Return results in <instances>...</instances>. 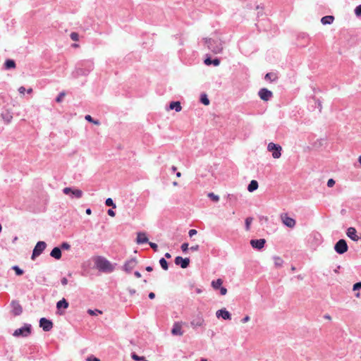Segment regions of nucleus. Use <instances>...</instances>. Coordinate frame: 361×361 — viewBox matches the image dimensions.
Listing matches in <instances>:
<instances>
[{
    "label": "nucleus",
    "mask_w": 361,
    "mask_h": 361,
    "mask_svg": "<svg viewBox=\"0 0 361 361\" xmlns=\"http://www.w3.org/2000/svg\"><path fill=\"white\" fill-rule=\"evenodd\" d=\"M204 40L205 45L212 53L217 54L223 51V42L219 37L214 36L213 37L205 38Z\"/></svg>",
    "instance_id": "obj_1"
},
{
    "label": "nucleus",
    "mask_w": 361,
    "mask_h": 361,
    "mask_svg": "<svg viewBox=\"0 0 361 361\" xmlns=\"http://www.w3.org/2000/svg\"><path fill=\"white\" fill-rule=\"evenodd\" d=\"M95 267L97 269L103 272H111L114 268L111 264L102 257H97L94 259Z\"/></svg>",
    "instance_id": "obj_2"
},
{
    "label": "nucleus",
    "mask_w": 361,
    "mask_h": 361,
    "mask_svg": "<svg viewBox=\"0 0 361 361\" xmlns=\"http://www.w3.org/2000/svg\"><path fill=\"white\" fill-rule=\"evenodd\" d=\"M267 150L271 152L274 159H279L281 157L282 147L278 144L269 142L267 145Z\"/></svg>",
    "instance_id": "obj_3"
},
{
    "label": "nucleus",
    "mask_w": 361,
    "mask_h": 361,
    "mask_svg": "<svg viewBox=\"0 0 361 361\" xmlns=\"http://www.w3.org/2000/svg\"><path fill=\"white\" fill-rule=\"evenodd\" d=\"M31 334V325L25 324L22 328L18 329L14 331L13 336L15 337H27Z\"/></svg>",
    "instance_id": "obj_4"
},
{
    "label": "nucleus",
    "mask_w": 361,
    "mask_h": 361,
    "mask_svg": "<svg viewBox=\"0 0 361 361\" xmlns=\"http://www.w3.org/2000/svg\"><path fill=\"white\" fill-rule=\"evenodd\" d=\"M47 244L44 241H39L37 243L31 257L32 259H35L37 257L39 256L42 252L45 250Z\"/></svg>",
    "instance_id": "obj_5"
},
{
    "label": "nucleus",
    "mask_w": 361,
    "mask_h": 361,
    "mask_svg": "<svg viewBox=\"0 0 361 361\" xmlns=\"http://www.w3.org/2000/svg\"><path fill=\"white\" fill-rule=\"evenodd\" d=\"M63 192L65 195H71V198H77L80 199L82 197L83 192L81 190L75 189L72 188H64L63 189Z\"/></svg>",
    "instance_id": "obj_6"
},
{
    "label": "nucleus",
    "mask_w": 361,
    "mask_h": 361,
    "mask_svg": "<svg viewBox=\"0 0 361 361\" xmlns=\"http://www.w3.org/2000/svg\"><path fill=\"white\" fill-rule=\"evenodd\" d=\"M348 245L345 240L341 239L339 240L334 245V250L335 251L341 255L347 252L348 250Z\"/></svg>",
    "instance_id": "obj_7"
},
{
    "label": "nucleus",
    "mask_w": 361,
    "mask_h": 361,
    "mask_svg": "<svg viewBox=\"0 0 361 361\" xmlns=\"http://www.w3.org/2000/svg\"><path fill=\"white\" fill-rule=\"evenodd\" d=\"M137 260L133 257L127 260L123 266V270L126 273L129 274L132 270L137 266Z\"/></svg>",
    "instance_id": "obj_8"
},
{
    "label": "nucleus",
    "mask_w": 361,
    "mask_h": 361,
    "mask_svg": "<svg viewBox=\"0 0 361 361\" xmlns=\"http://www.w3.org/2000/svg\"><path fill=\"white\" fill-rule=\"evenodd\" d=\"M281 219L283 224L290 228H293L295 226V220L289 217L286 214H281Z\"/></svg>",
    "instance_id": "obj_9"
},
{
    "label": "nucleus",
    "mask_w": 361,
    "mask_h": 361,
    "mask_svg": "<svg viewBox=\"0 0 361 361\" xmlns=\"http://www.w3.org/2000/svg\"><path fill=\"white\" fill-rule=\"evenodd\" d=\"M39 326L42 328L44 331H49L53 328V323L51 320L42 317L39 320Z\"/></svg>",
    "instance_id": "obj_10"
},
{
    "label": "nucleus",
    "mask_w": 361,
    "mask_h": 361,
    "mask_svg": "<svg viewBox=\"0 0 361 361\" xmlns=\"http://www.w3.org/2000/svg\"><path fill=\"white\" fill-rule=\"evenodd\" d=\"M12 307L11 312L15 316H18L23 312V308L18 301L13 300L11 303Z\"/></svg>",
    "instance_id": "obj_11"
},
{
    "label": "nucleus",
    "mask_w": 361,
    "mask_h": 361,
    "mask_svg": "<svg viewBox=\"0 0 361 361\" xmlns=\"http://www.w3.org/2000/svg\"><path fill=\"white\" fill-rule=\"evenodd\" d=\"M258 94L261 99L266 102L269 101L273 95L272 92L266 88L261 89L259 91Z\"/></svg>",
    "instance_id": "obj_12"
},
{
    "label": "nucleus",
    "mask_w": 361,
    "mask_h": 361,
    "mask_svg": "<svg viewBox=\"0 0 361 361\" xmlns=\"http://www.w3.org/2000/svg\"><path fill=\"white\" fill-rule=\"evenodd\" d=\"M175 264L176 265H180L181 268L185 269L189 266L190 259L189 258H183L181 257H176L175 258Z\"/></svg>",
    "instance_id": "obj_13"
},
{
    "label": "nucleus",
    "mask_w": 361,
    "mask_h": 361,
    "mask_svg": "<svg viewBox=\"0 0 361 361\" xmlns=\"http://www.w3.org/2000/svg\"><path fill=\"white\" fill-rule=\"evenodd\" d=\"M171 334L173 336H181L183 334V331L182 330V324L180 322H175L173 324V328L171 329Z\"/></svg>",
    "instance_id": "obj_14"
},
{
    "label": "nucleus",
    "mask_w": 361,
    "mask_h": 361,
    "mask_svg": "<svg viewBox=\"0 0 361 361\" xmlns=\"http://www.w3.org/2000/svg\"><path fill=\"white\" fill-rule=\"evenodd\" d=\"M216 315L218 318L222 317L225 320L231 319V314L226 308H222L216 312Z\"/></svg>",
    "instance_id": "obj_15"
},
{
    "label": "nucleus",
    "mask_w": 361,
    "mask_h": 361,
    "mask_svg": "<svg viewBox=\"0 0 361 361\" xmlns=\"http://www.w3.org/2000/svg\"><path fill=\"white\" fill-rule=\"evenodd\" d=\"M346 235L348 238H350L353 241H358L360 239V237L357 234V231L353 227H350L348 228Z\"/></svg>",
    "instance_id": "obj_16"
},
{
    "label": "nucleus",
    "mask_w": 361,
    "mask_h": 361,
    "mask_svg": "<svg viewBox=\"0 0 361 361\" xmlns=\"http://www.w3.org/2000/svg\"><path fill=\"white\" fill-rule=\"evenodd\" d=\"M266 240L264 239L251 240L250 245L253 248L260 250L264 247Z\"/></svg>",
    "instance_id": "obj_17"
},
{
    "label": "nucleus",
    "mask_w": 361,
    "mask_h": 361,
    "mask_svg": "<svg viewBox=\"0 0 361 361\" xmlns=\"http://www.w3.org/2000/svg\"><path fill=\"white\" fill-rule=\"evenodd\" d=\"M136 243L137 244H143L146 243H149L148 238L147 235L144 232H138L137 233Z\"/></svg>",
    "instance_id": "obj_18"
},
{
    "label": "nucleus",
    "mask_w": 361,
    "mask_h": 361,
    "mask_svg": "<svg viewBox=\"0 0 361 361\" xmlns=\"http://www.w3.org/2000/svg\"><path fill=\"white\" fill-rule=\"evenodd\" d=\"M87 74H88V72L81 68H75V70L72 73V75L75 78H77L80 76H86V75H87Z\"/></svg>",
    "instance_id": "obj_19"
},
{
    "label": "nucleus",
    "mask_w": 361,
    "mask_h": 361,
    "mask_svg": "<svg viewBox=\"0 0 361 361\" xmlns=\"http://www.w3.org/2000/svg\"><path fill=\"white\" fill-rule=\"evenodd\" d=\"M204 319L201 317H199L197 319H193L190 322V325L193 329H196L198 326H202L204 324Z\"/></svg>",
    "instance_id": "obj_20"
},
{
    "label": "nucleus",
    "mask_w": 361,
    "mask_h": 361,
    "mask_svg": "<svg viewBox=\"0 0 361 361\" xmlns=\"http://www.w3.org/2000/svg\"><path fill=\"white\" fill-rule=\"evenodd\" d=\"M51 257L55 258L56 259H60L61 257V250L59 247H55L50 253Z\"/></svg>",
    "instance_id": "obj_21"
},
{
    "label": "nucleus",
    "mask_w": 361,
    "mask_h": 361,
    "mask_svg": "<svg viewBox=\"0 0 361 361\" xmlns=\"http://www.w3.org/2000/svg\"><path fill=\"white\" fill-rule=\"evenodd\" d=\"M169 109L175 110L176 112H180L182 110V106L180 102H171L169 104Z\"/></svg>",
    "instance_id": "obj_22"
},
{
    "label": "nucleus",
    "mask_w": 361,
    "mask_h": 361,
    "mask_svg": "<svg viewBox=\"0 0 361 361\" xmlns=\"http://www.w3.org/2000/svg\"><path fill=\"white\" fill-rule=\"evenodd\" d=\"M334 17L333 16H326L321 19L323 25H330L334 22Z\"/></svg>",
    "instance_id": "obj_23"
},
{
    "label": "nucleus",
    "mask_w": 361,
    "mask_h": 361,
    "mask_svg": "<svg viewBox=\"0 0 361 361\" xmlns=\"http://www.w3.org/2000/svg\"><path fill=\"white\" fill-rule=\"evenodd\" d=\"M258 183L255 180H252L250 181V184L247 186V190L250 192H254L258 188Z\"/></svg>",
    "instance_id": "obj_24"
},
{
    "label": "nucleus",
    "mask_w": 361,
    "mask_h": 361,
    "mask_svg": "<svg viewBox=\"0 0 361 361\" xmlns=\"http://www.w3.org/2000/svg\"><path fill=\"white\" fill-rule=\"evenodd\" d=\"M56 307L58 309H61L62 307L64 309H67L68 307V302L65 298H63L56 303Z\"/></svg>",
    "instance_id": "obj_25"
},
{
    "label": "nucleus",
    "mask_w": 361,
    "mask_h": 361,
    "mask_svg": "<svg viewBox=\"0 0 361 361\" xmlns=\"http://www.w3.org/2000/svg\"><path fill=\"white\" fill-rule=\"evenodd\" d=\"M222 283H223L222 279H218L217 280L213 281L212 282V286L214 289L217 290L221 287Z\"/></svg>",
    "instance_id": "obj_26"
},
{
    "label": "nucleus",
    "mask_w": 361,
    "mask_h": 361,
    "mask_svg": "<svg viewBox=\"0 0 361 361\" xmlns=\"http://www.w3.org/2000/svg\"><path fill=\"white\" fill-rule=\"evenodd\" d=\"M6 69L14 68L16 67V63L13 60L8 59L4 63Z\"/></svg>",
    "instance_id": "obj_27"
},
{
    "label": "nucleus",
    "mask_w": 361,
    "mask_h": 361,
    "mask_svg": "<svg viewBox=\"0 0 361 361\" xmlns=\"http://www.w3.org/2000/svg\"><path fill=\"white\" fill-rule=\"evenodd\" d=\"M274 261L276 267H281L283 265V261L280 257L275 256L274 257Z\"/></svg>",
    "instance_id": "obj_28"
},
{
    "label": "nucleus",
    "mask_w": 361,
    "mask_h": 361,
    "mask_svg": "<svg viewBox=\"0 0 361 361\" xmlns=\"http://www.w3.org/2000/svg\"><path fill=\"white\" fill-rule=\"evenodd\" d=\"M200 102L206 106L209 104V99H208L207 95L204 93L201 94Z\"/></svg>",
    "instance_id": "obj_29"
},
{
    "label": "nucleus",
    "mask_w": 361,
    "mask_h": 361,
    "mask_svg": "<svg viewBox=\"0 0 361 361\" xmlns=\"http://www.w3.org/2000/svg\"><path fill=\"white\" fill-rule=\"evenodd\" d=\"M85 118L86 121L92 123L94 125L99 126L100 124V122L98 120L93 119L90 115H86Z\"/></svg>",
    "instance_id": "obj_30"
},
{
    "label": "nucleus",
    "mask_w": 361,
    "mask_h": 361,
    "mask_svg": "<svg viewBox=\"0 0 361 361\" xmlns=\"http://www.w3.org/2000/svg\"><path fill=\"white\" fill-rule=\"evenodd\" d=\"M207 197L215 202H217L219 200V195H215L214 192H209L207 194Z\"/></svg>",
    "instance_id": "obj_31"
},
{
    "label": "nucleus",
    "mask_w": 361,
    "mask_h": 361,
    "mask_svg": "<svg viewBox=\"0 0 361 361\" xmlns=\"http://www.w3.org/2000/svg\"><path fill=\"white\" fill-rule=\"evenodd\" d=\"M159 264L163 269L168 270V269H169L168 263L164 258H161L159 259Z\"/></svg>",
    "instance_id": "obj_32"
},
{
    "label": "nucleus",
    "mask_w": 361,
    "mask_h": 361,
    "mask_svg": "<svg viewBox=\"0 0 361 361\" xmlns=\"http://www.w3.org/2000/svg\"><path fill=\"white\" fill-rule=\"evenodd\" d=\"M105 204L108 207H111L112 208H116V206L114 204L113 200L111 198H107L105 201Z\"/></svg>",
    "instance_id": "obj_33"
},
{
    "label": "nucleus",
    "mask_w": 361,
    "mask_h": 361,
    "mask_svg": "<svg viewBox=\"0 0 361 361\" xmlns=\"http://www.w3.org/2000/svg\"><path fill=\"white\" fill-rule=\"evenodd\" d=\"M253 218L252 217H247L245 219V229L246 231L250 230V224L252 222Z\"/></svg>",
    "instance_id": "obj_34"
},
{
    "label": "nucleus",
    "mask_w": 361,
    "mask_h": 361,
    "mask_svg": "<svg viewBox=\"0 0 361 361\" xmlns=\"http://www.w3.org/2000/svg\"><path fill=\"white\" fill-rule=\"evenodd\" d=\"M87 313L92 316H95L97 315V314H102V312L99 310H87Z\"/></svg>",
    "instance_id": "obj_35"
},
{
    "label": "nucleus",
    "mask_w": 361,
    "mask_h": 361,
    "mask_svg": "<svg viewBox=\"0 0 361 361\" xmlns=\"http://www.w3.org/2000/svg\"><path fill=\"white\" fill-rule=\"evenodd\" d=\"M13 269L16 271V275L20 276L23 274V271L18 266H13Z\"/></svg>",
    "instance_id": "obj_36"
},
{
    "label": "nucleus",
    "mask_w": 361,
    "mask_h": 361,
    "mask_svg": "<svg viewBox=\"0 0 361 361\" xmlns=\"http://www.w3.org/2000/svg\"><path fill=\"white\" fill-rule=\"evenodd\" d=\"M65 95H66V93L64 92H61L56 97V102L58 103H60L63 100Z\"/></svg>",
    "instance_id": "obj_37"
},
{
    "label": "nucleus",
    "mask_w": 361,
    "mask_h": 361,
    "mask_svg": "<svg viewBox=\"0 0 361 361\" xmlns=\"http://www.w3.org/2000/svg\"><path fill=\"white\" fill-rule=\"evenodd\" d=\"M70 37L72 40L75 42L79 39V35L77 32H71Z\"/></svg>",
    "instance_id": "obj_38"
},
{
    "label": "nucleus",
    "mask_w": 361,
    "mask_h": 361,
    "mask_svg": "<svg viewBox=\"0 0 361 361\" xmlns=\"http://www.w3.org/2000/svg\"><path fill=\"white\" fill-rule=\"evenodd\" d=\"M355 13L357 16H361V4L355 8Z\"/></svg>",
    "instance_id": "obj_39"
},
{
    "label": "nucleus",
    "mask_w": 361,
    "mask_h": 361,
    "mask_svg": "<svg viewBox=\"0 0 361 361\" xmlns=\"http://www.w3.org/2000/svg\"><path fill=\"white\" fill-rule=\"evenodd\" d=\"M61 250L63 249V250H69L71 248V245L69 243H63L61 245Z\"/></svg>",
    "instance_id": "obj_40"
},
{
    "label": "nucleus",
    "mask_w": 361,
    "mask_h": 361,
    "mask_svg": "<svg viewBox=\"0 0 361 361\" xmlns=\"http://www.w3.org/2000/svg\"><path fill=\"white\" fill-rule=\"evenodd\" d=\"M361 289V282H357L353 285V290H357Z\"/></svg>",
    "instance_id": "obj_41"
},
{
    "label": "nucleus",
    "mask_w": 361,
    "mask_h": 361,
    "mask_svg": "<svg viewBox=\"0 0 361 361\" xmlns=\"http://www.w3.org/2000/svg\"><path fill=\"white\" fill-rule=\"evenodd\" d=\"M335 184V180L332 178H330L327 181V186L329 187V188H331Z\"/></svg>",
    "instance_id": "obj_42"
},
{
    "label": "nucleus",
    "mask_w": 361,
    "mask_h": 361,
    "mask_svg": "<svg viewBox=\"0 0 361 361\" xmlns=\"http://www.w3.org/2000/svg\"><path fill=\"white\" fill-rule=\"evenodd\" d=\"M132 358L134 360H136V361H139V360H143L144 357H140L138 356L136 354H133L132 355Z\"/></svg>",
    "instance_id": "obj_43"
},
{
    "label": "nucleus",
    "mask_w": 361,
    "mask_h": 361,
    "mask_svg": "<svg viewBox=\"0 0 361 361\" xmlns=\"http://www.w3.org/2000/svg\"><path fill=\"white\" fill-rule=\"evenodd\" d=\"M212 64L218 66L220 64V60L219 59H212Z\"/></svg>",
    "instance_id": "obj_44"
},
{
    "label": "nucleus",
    "mask_w": 361,
    "mask_h": 361,
    "mask_svg": "<svg viewBox=\"0 0 361 361\" xmlns=\"http://www.w3.org/2000/svg\"><path fill=\"white\" fill-rule=\"evenodd\" d=\"M149 245L155 252L157 251L158 246L156 243L149 242Z\"/></svg>",
    "instance_id": "obj_45"
},
{
    "label": "nucleus",
    "mask_w": 361,
    "mask_h": 361,
    "mask_svg": "<svg viewBox=\"0 0 361 361\" xmlns=\"http://www.w3.org/2000/svg\"><path fill=\"white\" fill-rule=\"evenodd\" d=\"M212 59H211V58L209 57H207L204 59V63L207 65V66H210L212 65Z\"/></svg>",
    "instance_id": "obj_46"
},
{
    "label": "nucleus",
    "mask_w": 361,
    "mask_h": 361,
    "mask_svg": "<svg viewBox=\"0 0 361 361\" xmlns=\"http://www.w3.org/2000/svg\"><path fill=\"white\" fill-rule=\"evenodd\" d=\"M219 290H220V293H221V295H225L227 293V289H226L225 287H222V286H221V287L219 288Z\"/></svg>",
    "instance_id": "obj_47"
},
{
    "label": "nucleus",
    "mask_w": 361,
    "mask_h": 361,
    "mask_svg": "<svg viewBox=\"0 0 361 361\" xmlns=\"http://www.w3.org/2000/svg\"><path fill=\"white\" fill-rule=\"evenodd\" d=\"M197 231L195 229H191L189 231L188 234L190 237H192L193 235L197 234Z\"/></svg>",
    "instance_id": "obj_48"
},
{
    "label": "nucleus",
    "mask_w": 361,
    "mask_h": 361,
    "mask_svg": "<svg viewBox=\"0 0 361 361\" xmlns=\"http://www.w3.org/2000/svg\"><path fill=\"white\" fill-rule=\"evenodd\" d=\"M188 249V243H183L181 245V250L183 252H186Z\"/></svg>",
    "instance_id": "obj_49"
},
{
    "label": "nucleus",
    "mask_w": 361,
    "mask_h": 361,
    "mask_svg": "<svg viewBox=\"0 0 361 361\" xmlns=\"http://www.w3.org/2000/svg\"><path fill=\"white\" fill-rule=\"evenodd\" d=\"M87 361H100V360H99V359H98L95 357L90 356L87 358Z\"/></svg>",
    "instance_id": "obj_50"
},
{
    "label": "nucleus",
    "mask_w": 361,
    "mask_h": 361,
    "mask_svg": "<svg viewBox=\"0 0 361 361\" xmlns=\"http://www.w3.org/2000/svg\"><path fill=\"white\" fill-rule=\"evenodd\" d=\"M250 319V317L248 315H246L245 317H243L241 320L242 323H247Z\"/></svg>",
    "instance_id": "obj_51"
},
{
    "label": "nucleus",
    "mask_w": 361,
    "mask_h": 361,
    "mask_svg": "<svg viewBox=\"0 0 361 361\" xmlns=\"http://www.w3.org/2000/svg\"><path fill=\"white\" fill-rule=\"evenodd\" d=\"M25 91H26L25 88L23 86H21L18 88V92L21 94H24Z\"/></svg>",
    "instance_id": "obj_52"
},
{
    "label": "nucleus",
    "mask_w": 361,
    "mask_h": 361,
    "mask_svg": "<svg viewBox=\"0 0 361 361\" xmlns=\"http://www.w3.org/2000/svg\"><path fill=\"white\" fill-rule=\"evenodd\" d=\"M107 213L110 216H112V217L115 216V215H116L115 212L112 209H109Z\"/></svg>",
    "instance_id": "obj_53"
},
{
    "label": "nucleus",
    "mask_w": 361,
    "mask_h": 361,
    "mask_svg": "<svg viewBox=\"0 0 361 361\" xmlns=\"http://www.w3.org/2000/svg\"><path fill=\"white\" fill-rule=\"evenodd\" d=\"M61 281L63 286H66L68 283V279L65 277L62 278Z\"/></svg>",
    "instance_id": "obj_54"
},
{
    "label": "nucleus",
    "mask_w": 361,
    "mask_h": 361,
    "mask_svg": "<svg viewBox=\"0 0 361 361\" xmlns=\"http://www.w3.org/2000/svg\"><path fill=\"white\" fill-rule=\"evenodd\" d=\"M274 76V74L271 73H267L266 75H265V78L266 79H269V80H272V77Z\"/></svg>",
    "instance_id": "obj_55"
},
{
    "label": "nucleus",
    "mask_w": 361,
    "mask_h": 361,
    "mask_svg": "<svg viewBox=\"0 0 361 361\" xmlns=\"http://www.w3.org/2000/svg\"><path fill=\"white\" fill-rule=\"evenodd\" d=\"M198 249H199L198 245H193V246L190 247V250L192 251H197V250H198Z\"/></svg>",
    "instance_id": "obj_56"
},
{
    "label": "nucleus",
    "mask_w": 361,
    "mask_h": 361,
    "mask_svg": "<svg viewBox=\"0 0 361 361\" xmlns=\"http://www.w3.org/2000/svg\"><path fill=\"white\" fill-rule=\"evenodd\" d=\"M128 291L130 295H133L136 293L135 289L133 288H128Z\"/></svg>",
    "instance_id": "obj_57"
},
{
    "label": "nucleus",
    "mask_w": 361,
    "mask_h": 361,
    "mask_svg": "<svg viewBox=\"0 0 361 361\" xmlns=\"http://www.w3.org/2000/svg\"><path fill=\"white\" fill-rule=\"evenodd\" d=\"M134 275L137 278H140L142 276L141 274L139 271H135Z\"/></svg>",
    "instance_id": "obj_58"
},
{
    "label": "nucleus",
    "mask_w": 361,
    "mask_h": 361,
    "mask_svg": "<svg viewBox=\"0 0 361 361\" xmlns=\"http://www.w3.org/2000/svg\"><path fill=\"white\" fill-rule=\"evenodd\" d=\"M149 298L150 299H154L155 298V294L154 293H152V292L149 293Z\"/></svg>",
    "instance_id": "obj_59"
},
{
    "label": "nucleus",
    "mask_w": 361,
    "mask_h": 361,
    "mask_svg": "<svg viewBox=\"0 0 361 361\" xmlns=\"http://www.w3.org/2000/svg\"><path fill=\"white\" fill-rule=\"evenodd\" d=\"M147 271H152L153 270V268L151 266H148L145 268Z\"/></svg>",
    "instance_id": "obj_60"
},
{
    "label": "nucleus",
    "mask_w": 361,
    "mask_h": 361,
    "mask_svg": "<svg viewBox=\"0 0 361 361\" xmlns=\"http://www.w3.org/2000/svg\"><path fill=\"white\" fill-rule=\"evenodd\" d=\"M85 212H86L87 214L90 215V214H91L92 211H91V209L90 208H88V209H86Z\"/></svg>",
    "instance_id": "obj_61"
},
{
    "label": "nucleus",
    "mask_w": 361,
    "mask_h": 361,
    "mask_svg": "<svg viewBox=\"0 0 361 361\" xmlns=\"http://www.w3.org/2000/svg\"><path fill=\"white\" fill-rule=\"evenodd\" d=\"M165 257L168 259L171 258V255L169 253V252H166L165 254Z\"/></svg>",
    "instance_id": "obj_62"
},
{
    "label": "nucleus",
    "mask_w": 361,
    "mask_h": 361,
    "mask_svg": "<svg viewBox=\"0 0 361 361\" xmlns=\"http://www.w3.org/2000/svg\"><path fill=\"white\" fill-rule=\"evenodd\" d=\"M26 91H27V92L28 94H31V93L32 92V88H29V89H27Z\"/></svg>",
    "instance_id": "obj_63"
},
{
    "label": "nucleus",
    "mask_w": 361,
    "mask_h": 361,
    "mask_svg": "<svg viewBox=\"0 0 361 361\" xmlns=\"http://www.w3.org/2000/svg\"><path fill=\"white\" fill-rule=\"evenodd\" d=\"M176 176H177L178 178H180V177L181 176V173H180V172H177V173H176Z\"/></svg>",
    "instance_id": "obj_64"
}]
</instances>
